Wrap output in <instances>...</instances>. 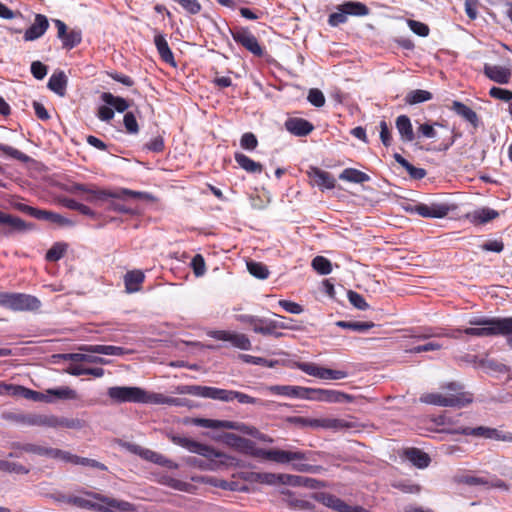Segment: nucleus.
Wrapping results in <instances>:
<instances>
[{
  "instance_id": "nucleus-45",
  "label": "nucleus",
  "mask_w": 512,
  "mask_h": 512,
  "mask_svg": "<svg viewBox=\"0 0 512 512\" xmlns=\"http://www.w3.org/2000/svg\"><path fill=\"white\" fill-rule=\"evenodd\" d=\"M431 99H432V94L429 91L421 90V89L412 90L405 97L406 103H408L410 105L426 102Z\"/></svg>"
},
{
  "instance_id": "nucleus-60",
  "label": "nucleus",
  "mask_w": 512,
  "mask_h": 512,
  "mask_svg": "<svg viewBox=\"0 0 512 512\" xmlns=\"http://www.w3.org/2000/svg\"><path fill=\"white\" fill-rule=\"evenodd\" d=\"M123 123L128 133L137 134L139 132L137 120L132 112H127L124 115Z\"/></svg>"
},
{
  "instance_id": "nucleus-40",
  "label": "nucleus",
  "mask_w": 512,
  "mask_h": 512,
  "mask_svg": "<svg viewBox=\"0 0 512 512\" xmlns=\"http://www.w3.org/2000/svg\"><path fill=\"white\" fill-rule=\"evenodd\" d=\"M101 99L105 104L114 108L119 113H122L129 108V104L124 98L114 96L109 92L102 93Z\"/></svg>"
},
{
  "instance_id": "nucleus-14",
  "label": "nucleus",
  "mask_w": 512,
  "mask_h": 512,
  "mask_svg": "<svg viewBox=\"0 0 512 512\" xmlns=\"http://www.w3.org/2000/svg\"><path fill=\"white\" fill-rule=\"evenodd\" d=\"M413 211L424 218H444L448 215L450 207L445 203L416 204Z\"/></svg>"
},
{
  "instance_id": "nucleus-48",
  "label": "nucleus",
  "mask_w": 512,
  "mask_h": 512,
  "mask_svg": "<svg viewBox=\"0 0 512 512\" xmlns=\"http://www.w3.org/2000/svg\"><path fill=\"white\" fill-rule=\"evenodd\" d=\"M48 458L61 460L63 462H69L72 464H77L78 456L74 455L68 451H64L57 448H51L49 450Z\"/></svg>"
},
{
  "instance_id": "nucleus-4",
  "label": "nucleus",
  "mask_w": 512,
  "mask_h": 512,
  "mask_svg": "<svg viewBox=\"0 0 512 512\" xmlns=\"http://www.w3.org/2000/svg\"><path fill=\"white\" fill-rule=\"evenodd\" d=\"M83 493L98 502H93L79 496H70L67 498V503L79 508L90 509L97 512H113V510H119L122 512L133 511V505L127 501L117 500L91 491H85Z\"/></svg>"
},
{
  "instance_id": "nucleus-32",
  "label": "nucleus",
  "mask_w": 512,
  "mask_h": 512,
  "mask_svg": "<svg viewBox=\"0 0 512 512\" xmlns=\"http://www.w3.org/2000/svg\"><path fill=\"white\" fill-rule=\"evenodd\" d=\"M67 76L63 71L55 72L51 75L48 81V88L58 94L59 96H64L66 93L67 87Z\"/></svg>"
},
{
  "instance_id": "nucleus-5",
  "label": "nucleus",
  "mask_w": 512,
  "mask_h": 512,
  "mask_svg": "<svg viewBox=\"0 0 512 512\" xmlns=\"http://www.w3.org/2000/svg\"><path fill=\"white\" fill-rule=\"evenodd\" d=\"M70 192L74 194H84V199L88 202L95 203L98 201H106L109 198L125 200L128 198L137 200H146L150 195L145 192L133 191L126 188H121L116 191H108L98 189L93 185L74 184L71 186Z\"/></svg>"
},
{
  "instance_id": "nucleus-15",
  "label": "nucleus",
  "mask_w": 512,
  "mask_h": 512,
  "mask_svg": "<svg viewBox=\"0 0 512 512\" xmlns=\"http://www.w3.org/2000/svg\"><path fill=\"white\" fill-rule=\"evenodd\" d=\"M316 499L326 507L332 508L337 512H365L363 508L350 506L332 494L321 493L316 497Z\"/></svg>"
},
{
  "instance_id": "nucleus-50",
  "label": "nucleus",
  "mask_w": 512,
  "mask_h": 512,
  "mask_svg": "<svg viewBox=\"0 0 512 512\" xmlns=\"http://www.w3.org/2000/svg\"><path fill=\"white\" fill-rule=\"evenodd\" d=\"M67 250V244L64 243H55L46 253V260L50 262H55L60 260Z\"/></svg>"
},
{
  "instance_id": "nucleus-19",
  "label": "nucleus",
  "mask_w": 512,
  "mask_h": 512,
  "mask_svg": "<svg viewBox=\"0 0 512 512\" xmlns=\"http://www.w3.org/2000/svg\"><path fill=\"white\" fill-rule=\"evenodd\" d=\"M483 72L487 78L499 84H507L511 78L510 69L503 66L485 64Z\"/></svg>"
},
{
  "instance_id": "nucleus-34",
  "label": "nucleus",
  "mask_w": 512,
  "mask_h": 512,
  "mask_svg": "<svg viewBox=\"0 0 512 512\" xmlns=\"http://www.w3.org/2000/svg\"><path fill=\"white\" fill-rule=\"evenodd\" d=\"M12 395L15 396H21L26 399H30L33 401H45V402H52L53 399L49 398L46 393H41L38 391H34L31 389H28L26 387L20 386V385H13L12 388Z\"/></svg>"
},
{
  "instance_id": "nucleus-41",
  "label": "nucleus",
  "mask_w": 512,
  "mask_h": 512,
  "mask_svg": "<svg viewBox=\"0 0 512 512\" xmlns=\"http://www.w3.org/2000/svg\"><path fill=\"white\" fill-rule=\"evenodd\" d=\"M46 395L50 398V396H54L57 399L61 400H76L78 399L77 392L68 387V386H61L57 388H51L46 390Z\"/></svg>"
},
{
  "instance_id": "nucleus-1",
  "label": "nucleus",
  "mask_w": 512,
  "mask_h": 512,
  "mask_svg": "<svg viewBox=\"0 0 512 512\" xmlns=\"http://www.w3.org/2000/svg\"><path fill=\"white\" fill-rule=\"evenodd\" d=\"M169 439L176 445H179L188 451L201 455L206 458L202 460L196 457H188L186 462L190 466L196 467L204 471H216L222 466L233 465L236 459L222 452L215 450L213 447L194 441L187 437L174 434L168 435Z\"/></svg>"
},
{
  "instance_id": "nucleus-22",
  "label": "nucleus",
  "mask_w": 512,
  "mask_h": 512,
  "mask_svg": "<svg viewBox=\"0 0 512 512\" xmlns=\"http://www.w3.org/2000/svg\"><path fill=\"white\" fill-rule=\"evenodd\" d=\"M79 350L83 352L113 356H122L130 352L123 347L113 345H81Z\"/></svg>"
},
{
  "instance_id": "nucleus-38",
  "label": "nucleus",
  "mask_w": 512,
  "mask_h": 512,
  "mask_svg": "<svg viewBox=\"0 0 512 512\" xmlns=\"http://www.w3.org/2000/svg\"><path fill=\"white\" fill-rule=\"evenodd\" d=\"M235 161L242 169L249 173L262 172V165L259 162H255L243 153H235Z\"/></svg>"
},
{
  "instance_id": "nucleus-58",
  "label": "nucleus",
  "mask_w": 512,
  "mask_h": 512,
  "mask_svg": "<svg viewBox=\"0 0 512 512\" xmlns=\"http://www.w3.org/2000/svg\"><path fill=\"white\" fill-rule=\"evenodd\" d=\"M144 396L140 403L167 404V396L161 393H149L144 390Z\"/></svg>"
},
{
  "instance_id": "nucleus-29",
  "label": "nucleus",
  "mask_w": 512,
  "mask_h": 512,
  "mask_svg": "<svg viewBox=\"0 0 512 512\" xmlns=\"http://www.w3.org/2000/svg\"><path fill=\"white\" fill-rule=\"evenodd\" d=\"M284 326L283 324H277L276 320H269L264 318L256 319V322L253 327V331L263 335H275L276 337L281 336V333H275V330L278 327Z\"/></svg>"
},
{
  "instance_id": "nucleus-53",
  "label": "nucleus",
  "mask_w": 512,
  "mask_h": 512,
  "mask_svg": "<svg viewBox=\"0 0 512 512\" xmlns=\"http://www.w3.org/2000/svg\"><path fill=\"white\" fill-rule=\"evenodd\" d=\"M347 14L344 12V9L341 7V4L337 6V12H334L329 15L328 24L332 27H337L341 24L346 23Z\"/></svg>"
},
{
  "instance_id": "nucleus-39",
  "label": "nucleus",
  "mask_w": 512,
  "mask_h": 512,
  "mask_svg": "<svg viewBox=\"0 0 512 512\" xmlns=\"http://www.w3.org/2000/svg\"><path fill=\"white\" fill-rule=\"evenodd\" d=\"M339 179L360 184L368 182L370 180V176L360 170L354 168H346L339 175Z\"/></svg>"
},
{
  "instance_id": "nucleus-57",
  "label": "nucleus",
  "mask_w": 512,
  "mask_h": 512,
  "mask_svg": "<svg viewBox=\"0 0 512 512\" xmlns=\"http://www.w3.org/2000/svg\"><path fill=\"white\" fill-rule=\"evenodd\" d=\"M302 399L324 402V389L303 387Z\"/></svg>"
},
{
  "instance_id": "nucleus-25",
  "label": "nucleus",
  "mask_w": 512,
  "mask_h": 512,
  "mask_svg": "<svg viewBox=\"0 0 512 512\" xmlns=\"http://www.w3.org/2000/svg\"><path fill=\"white\" fill-rule=\"evenodd\" d=\"M285 485L293 487H306L309 489H318L323 486L322 482L317 479L291 474H286Z\"/></svg>"
},
{
  "instance_id": "nucleus-46",
  "label": "nucleus",
  "mask_w": 512,
  "mask_h": 512,
  "mask_svg": "<svg viewBox=\"0 0 512 512\" xmlns=\"http://www.w3.org/2000/svg\"><path fill=\"white\" fill-rule=\"evenodd\" d=\"M324 402L328 403H344L351 402L352 396L337 390L324 389Z\"/></svg>"
},
{
  "instance_id": "nucleus-49",
  "label": "nucleus",
  "mask_w": 512,
  "mask_h": 512,
  "mask_svg": "<svg viewBox=\"0 0 512 512\" xmlns=\"http://www.w3.org/2000/svg\"><path fill=\"white\" fill-rule=\"evenodd\" d=\"M312 267L321 275H328L332 271L331 262L323 256H316L312 260Z\"/></svg>"
},
{
  "instance_id": "nucleus-27",
  "label": "nucleus",
  "mask_w": 512,
  "mask_h": 512,
  "mask_svg": "<svg viewBox=\"0 0 512 512\" xmlns=\"http://www.w3.org/2000/svg\"><path fill=\"white\" fill-rule=\"evenodd\" d=\"M154 43H155V46L157 48V51L161 57V59L172 65V66H175L176 63H175V60H174V56H173V53L168 45V42L165 38V36L161 33H157L154 37Z\"/></svg>"
},
{
  "instance_id": "nucleus-44",
  "label": "nucleus",
  "mask_w": 512,
  "mask_h": 512,
  "mask_svg": "<svg viewBox=\"0 0 512 512\" xmlns=\"http://www.w3.org/2000/svg\"><path fill=\"white\" fill-rule=\"evenodd\" d=\"M336 325L343 329H350L356 332L364 333L375 326L373 322H360V321H337Z\"/></svg>"
},
{
  "instance_id": "nucleus-33",
  "label": "nucleus",
  "mask_w": 512,
  "mask_h": 512,
  "mask_svg": "<svg viewBox=\"0 0 512 512\" xmlns=\"http://www.w3.org/2000/svg\"><path fill=\"white\" fill-rule=\"evenodd\" d=\"M224 438L226 444L247 455L252 449L253 441L240 437L234 433H227Z\"/></svg>"
},
{
  "instance_id": "nucleus-55",
  "label": "nucleus",
  "mask_w": 512,
  "mask_h": 512,
  "mask_svg": "<svg viewBox=\"0 0 512 512\" xmlns=\"http://www.w3.org/2000/svg\"><path fill=\"white\" fill-rule=\"evenodd\" d=\"M489 95L494 99L502 100L505 102H510L512 100V91L500 87H492L489 90Z\"/></svg>"
},
{
  "instance_id": "nucleus-51",
  "label": "nucleus",
  "mask_w": 512,
  "mask_h": 512,
  "mask_svg": "<svg viewBox=\"0 0 512 512\" xmlns=\"http://www.w3.org/2000/svg\"><path fill=\"white\" fill-rule=\"evenodd\" d=\"M347 377V372L320 367L318 377L320 379L340 380Z\"/></svg>"
},
{
  "instance_id": "nucleus-28",
  "label": "nucleus",
  "mask_w": 512,
  "mask_h": 512,
  "mask_svg": "<svg viewBox=\"0 0 512 512\" xmlns=\"http://www.w3.org/2000/svg\"><path fill=\"white\" fill-rule=\"evenodd\" d=\"M499 216L498 211L483 207L469 213L467 217L474 224H486Z\"/></svg>"
},
{
  "instance_id": "nucleus-11",
  "label": "nucleus",
  "mask_w": 512,
  "mask_h": 512,
  "mask_svg": "<svg viewBox=\"0 0 512 512\" xmlns=\"http://www.w3.org/2000/svg\"><path fill=\"white\" fill-rule=\"evenodd\" d=\"M208 335L216 340L228 341L234 347L241 350L251 349V342L245 334L229 332L225 330H214L210 331Z\"/></svg>"
},
{
  "instance_id": "nucleus-61",
  "label": "nucleus",
  "mask_w": 512,
  "mask_h": 512,
  "mask_svg": "<svg viewBox=\"0 0 512 512\" xmlns=\"http://www.w3.org/2000/svg\"><path fill=\"white\" fill-rule=\"evenodd\" d=\"M193 272L197 277L203 276L206 271L205 261L202 255L196 254L191 261Z\"/></svg>"
},
{
  "instance_id": "nucleus-10",
  "label": "nucleus",
  "mask_w": 512,
  "mask_h": 512,
  "mask_svg": "<svg viewBox=\"0 0 512 512\" xmlns=\"http://www.w3.org/2000/svg\"><path fill=\"white\" fill-rule=\"evenodd\" d=\"M53 23L57 28V37L62 41L64 49L71 50L81 43L82 32L80 29L68 30L67 25L60 19H54Z\"/></svg>"
},
{
  "instance_id": "nucleus-26",
  "label": "nucleus",
  "mask_w": 512,
  "mask_h": 512,
  "mask_svg": "<svg viewBox=\"0 0 512 512\" xmlns=\"http://www.w3.org/2000/svg\"><path fill=\"white\" fill-rule=\"evenodd\" d=\"M404 455L407 460L419 469L428 467L431 462L429 455L418 448H408L404 451Z\"/></svg>"
},
{
  "instance_id": "nucleus-17",
  "label": "nucleus",
  "mask_w": 512,
  "mask_h": 512,
  "mask_svg": "<svg viewBox=\"0 0 512 512\" xmlns=\"http://www.w3.org/2000/svg\"><path fill=\"white\" fill-rule=\"evenodd\" d=\"M49 28V20L43 14H35L34 22L24 32L25 41H34L41 38Z\"/></svg>"
},
{
  "instance_id": "nucleus-62",
  "label": "nucleus",
  "mask_w": 512,
  "mask_h": 512,
  "mask_svg": "<svg viewBox=\"0 0 512 512\" xmlns=\"http://www.w3.org/2000/svg\"><path fill=\"white\" fill-rule=\"evenodd\" d=\"M240 145L243 149L252 151L257 147L258 140L253 133L247 132L242 135Z\"/></svg>"
},
{
  "instance_id": "nucleus-24",
  "label": "nucleus",
  "mask_w": 512,
  "mask_h": 512,
  "mask_svg": "<svg viewBox=\"0 0 512 512\" xmlns=\"http://www.w3.org/2000/svg\"><path fill=\"white\" fill-rule=\"evenodd\" d=\"M451 109L464 120L469 122L474 129L478 128L480 124L477 113L467 105L459 101H453Z\"/></svg>"
},
{
  "instance_id": "nucleus-59",
  "label": "nucleus",
  "mask_w": 512,
  "mask_h": 512,
  "mask_svg": "<svg viewBox=\"0 0 512 512\" xmlns=\"http://www.w3.org/2000/svg\"><path fill=\"white\" fill-rule=\"evenodd\" d=\"M307 99L315 107H322L325 104V96L317 88L310 89Z\"/></svg>"
},
{
  "instance_id": "nucleus-6",
  "label": "nucleus",
  "mask_w": 512,
  "mask_h": 512,
  "mask_svg": "<svg viewBox=\"0 0 512 512\" xmlns=\"http://www.w3.org/2000/svg\"><path fill=\"white\" fill-rule=\"evenodd\" d=\"M287 421L300 428H323L333 431H340L353 427V424L345 419L339 418H307L301 416L289 417Z\"/></svg>"
},
{
  "instance_id": "nucleus-36",
  "label": "nucleus",
  "mask_w": 512,
  "mask_h": 512,
  "mask_svg": "<svg viewBox=\"0 0 512 512\" xmlns=\"http://www.w3.org/2000/svg\"><path fill=\"white\" fill-rule=\"evenodd\" d=\"M11 448L15 450L24 451L26 453H31L39 456H44L48 458L50 447H45L33 443H20L13 442L11 443Z\"/></svg>"
},
{
  "instance_id": "nucleus-12",
  "label": "nucleus",
  "mask_w": 512,
  "mask_h": 512,
  "mask_svg": "<svg viewBox=\"0 0 512 512\" xmlns=\"http://www.w3.org/2000/svg\"><path fill=\"white\" fill-rule=\"evenodd\" d=\"M0 224L7 227L2 230L4 236H11L16 232H25L34 228V225L27 223L19 217L12 216L0 211Z\"/></svg>"
},
{
  "instance_id": "nucleus-64",
  "label": "nucleus",
  "mask_w": 512,
  "mask_h": 512,
  "mask_svg": "<svg viewBox=\"0 0 512 512\" xmlns=\"http://www.w3.org/2000/svg\"><path fill=\"white\" fill-rule=\"evenodd\" d=\"M409 28L417 35L421 37H426L429 34V27L422 22L416 20H408Z\"/></svg>"
},
{
  "instance_id": "nucleus-7",
  "label": "nucleus",
  "mask_w": 512,
  "mask_h": 512,
  "mask_svg": "<svg viewBox=\"0 0 512 512\" xmlns=\"http://www.w3.org/2000/svg\"><path fill=\"white\" fill-rule=\"evenodd\" d=\"M0 306L12 311H36L41 301L29 294L0 292Z\"/></svg>"
},
{
  "instance_id": "nucleus-43",
  "label": "nucleus",
  "mask_w": 512,
  "mask_h": 512,
  "mask_svg": "<svg viewBox=\"0 0 512 512\" xmlns=\"http://www.w3.org/2000/svg\"><path fill=\"white\" fill-rule=\"evenodd\" d=\"M38 219L56 223L59 226H73L75 224L74 221L48 210H41Z\"/></svg>"
},
{
  "instance_id": "nucleus-42",
  "label": "nucleus",
  "mask_w": 512,
  "mask_h": 512,
  "mask_svg": "<svg viewBox=\"0 0 512 512\" xmlns=\"http://www.w3.org/2000/svg\"><path fill=\"white\" fill-rule=\"evenodd\" d=\"M86 353H68L63 354L62 358L65 360H70L73 362H89V363H99V364H106L107 361L98 356H92Z\"/></svg>"
},
{
  "instance_id": "nucleus-54",
  "label": "nucleus",
  "mask_w": 512,
  "mask_h": 512,
  "mask_svg": "<svg viewBox=\"0 0 512 512\" xmlns=\"http://www.w3.org/2000/svg\"><path fill=\"white\" fill-rule=\"evenodd\" d=\"M0 151H2L4 154H6L14 159H17L19 161H22V162H27L30 159L29 156L22 153L21 151L13 148L11 146L2 144V143H0Z\"/></svg>"
},
{
  "instance_id": "nucleus-16",
  "label": "nucleus",
  "mask_w": 512,
  "mask_h": 512,
  "mask_svg": "<svg viewBox=\"0 0 512 512\" xmlns=\"http://www.w3.org/2000/svg\"><path fill=\"white\" fill-rule=\"evenodd\" d=\"M46 416L47 414L37 413H9L5 418L23 426L46 427Z\"/></svg>"
},
{
  "instance_id": "nucleus-8",
  "label": "nucleus",
  "mask_w": 512,
  "mask_h": 512,
  "mask_svg": "<svg viewBox=\"0 0 512 512\" xmlns=\"http://www.w3.org/2000/svg\"><path fill=\"white\" fill-rule=\"evenodd\" d=\"M107 395L113 403H140L143 397L144 389L132 386H114L107 390Z\"/></svg>"
},
{
  "instance_id": "nucleus-23",
  "label": "nucleus",
  "mask_w": 512,
  "mask_h": 512,
  "mask_svg": "<svg viewBox=\"0 0 512 512\" xmlns=\"http://www.w3.org/2000/svg\"><path fill=\"white\" fill-rule=\"evenodd\" d=\"M46 427H51V428L64 427V428H70V429H80L83 427V422L77 418H65V417H58L55 415L47 414Z\"/></svg>"
},
{
  "instance_id": "nucleus-31",
  "label": "nucleus",
  "mask_w": 512,
  "mask_h": 512,
  "mask_svg": "<svg viewBox=\"0 0 512 512\" xmlns=\"http://www.w3.org/2000/svg\"><path fill=\"white\" fill-rule=\"evenodd\" d=\"M269 392L276 395L291 397V398H300L302 399L303 387L301 386H291V385H272L266 388Z\"/></svg>"
},
{
  "instance_id": "nucleus-47",
  "label": "nucleus",
  "mask_w": 512,
  "mask_h": 512,
  "mask_svg": "<svg viewBox=\"0 0 512 512\" xmlns=\"http://www.w3.org/2000/svg\"><path fill=\"white\" fill-rule=\"evenodd\" d=\"M247 269L251 275L258 279H266L269 276V270L266 265L260 262H247Z\"/></svg>"
},
{
  "instance_id": "nucleus-30",
  "label": "nucleus",
  "mask_w": 512,
  "mask_h": 512,
  "mask_svg": "<svg viewBox=\"0 0 512 512\" xmlns=\"http://www.w3.org/2000/svg\"><path fill=\"white\" fill-rule=\"evenodd\" d=\"M145 275L140 270L129 271L124 276L125 289L128 293H135L140 290V285L143 283Z\"/></svg>"
},
{
  "instance_id": "nucleus-2",
  "label": "nucleus",
  "mask_w": 512,
  "mask_h": 512,
  "mask_svg": "<svg viewBox=\"0 0 512 512\" xmlns=\"http://www.w3.org/2000/svg\"><path fill=\"white\" fill-rule=\"evenodd\" d=\"M468 323L474 327L463 329V333L474 337L504 336L507 345L512 348V316L511 317H474Z\"/></svg>"
},
{
  "instance_id": "nucleus-18",
  "label": "nucleus",
  "mask_w": 512,
  "mask_h": 512,
  "mask_svg": "<svg viewBox=\"0 0 512 512\" xmlns=\"http://www.w3.org/2000/svg\"><path fill=\"white\" fill-rule=\"evenodd\" d=\"M310 454V452L303 451H286L280 449H272L270 461L280 464H286L294 461L309 460Z\"/></svg>"
},
{
  "instance_id": "nucleus-20",
  "label": "nucleus",
  "mask_w": 512,
  "mask_h": 512,
  "mask_svg": "<svg viewBox=\"0 0 512 512\" xmlns=\"http://www.w3.org/2000/svg\"><path fill=\"white\" fill-rule=\"evenodd\" d=\"M308 175L313 184L322 189H332L335 187V179L329 172L313 167L308 172Z\"/></svg>"
},
{
  "instance_id": "nucleus-37",
  "label": "nucleus",
  "mask_w": 512,
  "mask_h": 512,
  "mask_svg": "<svg viewBox=\"0 0 512 512\" xmlns=\"http://www.w3.org/2000/svg\"><path fill=\"white\" fill-rule=\"evenodd\" d=\"M347 16H367L370 13L369 8L362 2L346 1L341 4Z\"/></svg>"
},
{
  "instance_id": "nucleus-52",
  "label": "nucleus",
  "mask_w": 512,
  "mask_h": 512,
  "mask_svg": "<svg viewBox=\"0 0 512 512\" xmlns=\"http://www.w3.org/2000/svg\"><path fill=\"white\" fill-rule=\"evenodd\" d=\"M286 474H276L270 472H263L261 484L266 485H285Z\"/></svg>"
},
{
  "instance_id": "nucleus-13",
  "label": "nucleus",
  "mask_w": 512,
  "mask_h": 512,
  "mask_svg": "<svg viewBox=\"0 0 512 512\" xmlns=\"http://www.w3.org/2000/svg\"><path fill=\"white\" fill-rule=\"evenodd\" d=\"M451 433L467 435V436L471 435V436H475V437H482L485 439L501 441L503 431L496 429V428H491V427H486V426H478L475 428H470V427L457 428V429L452 430Z\"/></svg>"
},
{
  "instance_id": "nucleus-3",
  "label": "nucleus",
  "mask_w": 512,
  "mask_h": 512,
  "mask_svg": "<svg viewBox=\"0 0 512 512\" xmlns=\"http://www.w3.org/2000/svg\"><path fill=\"white\" fill-rule=\"evenodd\" d=\"M446 393H426L420 397L422 403L441 407L462 408L472 403L473 395L463 391L462 385L456 382H449L442 387Z\"/></svg>"
},
{
  "instance_id": "nucleus-56",
  "label": "nucleus",
  "mask_w": 512,
  "mask_h": 512,
  "mask_svg": "<svg viewBox=\"0 0 512 512\" xmlns=\"http://www.w3.org/2000/svg\"><path fill=\"white\" fill-rule=\"evenodd\" d=\"M347 295H348V299H349L350 303L355 308H357L359 310H367L369 308L368 303L363 298V296L360 295L359 293L350 290V291H348Z\"/></svg>"
},
{
  "instance_id": "nucleus-21",
  "label": "nucleus",
  "mask_w": 512,
  "mask_h": 512,
  "mask_svg": "<svg viewBox=\"0 0 512 512\" xmlns=\"http://www.w3.org/2000/svg\"><path fill=\"white\" fill-rule=\"evenodd\" d=\"M285 128L296 136H306L311 133L314 126L303 118H289L285 122Z\"/></svg>"
},
{
  "instance_id": "nucleus-9",
  "label": "nucleus",
  "mask_w": 512,
  "mask_h": 512,
  "mask_svg": "<svg viewBox=\"0 0 512 512\" xmlns=\"http://www.w3.org/2000/svg\"><path fill=\"white\" fill-rule=\"evenodd\" d=\"M233 40L243 46L254 56L261 57L264 54L263 48L259 44L257 38L248 28H239L230 30Z\"/></svg>"
},
{
  "instance_id": "nucleus-63",
  "label": "nucleus",
  "mask_w": 512,
  "mask_h": 512,
  "mask_svg": "<svg viewBox=\"0 0 512 512\" xmlns=\"http://www.w3.org/2000/svg\"><path fill=\"white\" fill-rule=\"evenodd\" d=\"M29 471L30 470L28 468H26L24 465H22L20 463L9 462L7 460H5V462H4L3 472L16 473V474H28Z\"/></svg>"
},
{
  "instance_id": "nucleus-35",
  "label": "nucleus",
  "mask_w": 512,
  "mask_h": 512,
  "mask_svg": "<svg viewBox=\"0 0 512 512\" xmlns=\"http://www.w3.org/2000/svg\"><path fill=\"white\" fill-rule=\"evenodd\" d=\"M396 128L400 134V137L405 142H411L414 140V132L411 121L408 116L400 115L396 119Z\"/></svg>"
}]
</instances>
